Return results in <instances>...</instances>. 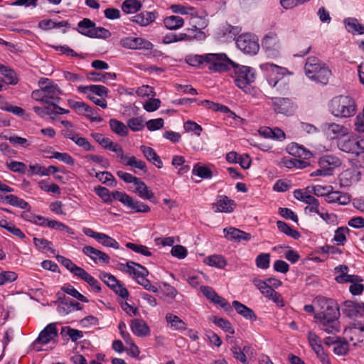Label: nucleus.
<instances>
[{
	"label": "nucleus",
	"instance_id": "obj_1",
	"mask_svg": "<svg viewBox=\"0 0 364 364\" xmlns=\"http://www.w3.org/2000/svg\"><path fill=\"white\" fill-rule=\"evenodd\" d=\"M318 308L314 314L316 322L319 328L328 334H335L340 331L338 319L340 316L337 303L331 299L317 296L314 301Z\"/></svg>",
	"mask_w": 364,
	"mask_h": 364
},
{
	"label": "nucleus",
	"instance_id": "obj_2",
	"mask_svg": "<svg viewBox=\"0 0 364 364\" xmlns=\"http://www.w3.org/2000/svg\"><path fill=\"white\" fill-rule=\"evenodd\" d=\"M330 113L336 118L346 119L354 116L357 112L355 100L349 95L334 97L328 104Z\"/></svg>",
	"mask_w": 364,
	"mask_h": 364
},
{
	"label": "nucleus",
	"instance_id": "obj_3",
	"mask_svg": "<svg viewBox=\"0 0 364 364\" xmlns=\"http://www.w3.org/2000/svg\"><path fill=\"white\" fill-rule=\"evenodd\" d=\"M40 89L32 92L33 100L51 107L57 106L56 103L60 100L61 91L57 85L48 79H43L39 81Z\"/></svg>",
	"mask_w": 364,
	"mask_h": 364
},
{
	"label": "nucleus",
	"instance_id": "obj_4",
	"mask_svg": "<svg viewBox=\"0 0 364 364\" xmlns=\"http://www.w3.org/2000/svg\"><path fill=\"white\" fill-rule=\"evenodd\" d=\"M261 68L267 73L269 85L279 93H285L288 89V83L284 77L287 69L273 63H266L261 65Z\"/></svg>",
	"mask_w": 364,
	"mask_h": 364
},
{
	"label": "nucleus",
	"instance_id": "obj_5",
	"mask_svg": "<svg viewBox=\"0 0 364 364\" xmlns=\"http://www.w3.org/2000/svg\"><path fill=\"white\" fill-rule=\"evenodd\" d=\"M304 69L306 75L309 79L323 85L328 83L331 75L329 68L316 57L307 58Z\"/></svg>",
	"mask_w": 364,
	"mask_h": 364
},
{
	"label": "nucleus",
	"instance_id": "obj_6",
	"mask_svg": "<svg viewBox=\"0 0 364 364\" xmlns=\"http://www.w3.org/2000/svg\"><path fill=\"white\" fill-rule=\"evenodd\" d=\"M231 67L233 68L232 77L234 78L235 85L244 92H249L250 84L255 79L254 70L250 67L240 65L235 63Z\"/></svg>",
	"mask_w": 364,
	"mask_h": 364
},
{
	"label": "nucleus",
	"instance_id": "obj_7",
	"mask_svg": "<svg viewBox=\"0 0 364 364\" xmlns=\"http://www.w3.org/2000/svg\"><path fill=\"white\" fill-rule=\"evenodd\" d=\"M338 146L342 151L361 156L360 166L364 165V136H350L338 141Z\"/></svg>",
	"mask_w": 364,
	"mask_h": 364
},
{
	"label": "nucleus",
	"instance_id": "obj_8",
	"mask_svg": "<svg viewBox=\"0 0 364 364\" xmlns=\"http://www.w3.org/2000/svg\"><path fill=\"white\" fill-rule=\"evenodd\" d=\"M206 65L208 69L214 72H223L230 70L235 63L228 58L226 54L208 53L206 56Z\"/></svg>",
	"mask_w": 364,
	"mask_h": 364
},
{
	"label": "nucleus",
	"instance_id": "obj_9",
	"mask_svg": "<svg viewBox=\"0 0 364 364\" xmlns=\"http://www.w3.org/2000/svg\"><path fill=\"white\" fill-rule=\"evenodd\" d=\"M236 44L240 50L249 55H255L259 50L258 38L250 33L240 36L236 41Z\"/></svg>",
	"mask_w": 364,
	"mask_h": 364
},
{
	"label": "nucleus",
	"instance_id": "obj_10",
	"mask_svg": "<svg viewBox=\"0 0 364 364\" xmlns=\"http://www.w3.org/2000/svg\"><path fill=\"white\" fill-rule=\"evenodd\" d=\"M344 333L353 346L364 345V322L358 321L350 323Z\"/></svg>",
	"mask_w": 364,
	"mask_h": 364
},
{
	"label": "nucleus",
	"instance_id": "obj_11",
	"mask_svg": "<svg viewBox=\"0 0 364 364\" xmlns=\"http://www.w3.org/2000/svg\"><path fill=\"white\" fill-rule=\"evenodd\" d=\"M252 283L265 297L273 301L277 305L281 306H284L281 294L272 289V287L268 284L266 281L255 278L252 280Z\"/></svg>",
	"mask_w": 364,
	"mask_h": 364
},
{
	"label": "nucleus",
	"instance_id": "obj_12",
	"mask_svg": "<svg viewBox=\"0 0 364 364\" xmlns=\"http://www.w3.org/2000/svg\"><path fill=\"white\" fill-rule=\"evenodd\" d=\"M194 28H188L186 33H179L178 35L173 33L166 34L163 37L162 42L165 44H169L183 40H191L193 38L202 39L204 38L203 33L199 30L196 26Z\"/></svg>",
	"mask_w": 364,
	"mask_h": 364
},
{
	"label": "nucleus",
	"instance_id": "obj_13",
	"mask_svg": "<svg viewBox=\"0 0 364 364\" xmlns=\"http://www.w3.org/2000/svg\"><path fill=\"white\" fill-rule=\"evenodd\" d=\"M262 47L269 56L272 57L277 56L282 50L281 42L274 33H269L264 36Z\"/></svg>",
	"mask_w": 364,
	"mask_h": 364
},
{
	"label": "nucleus",
	"instance_id": "obj_14",
	"mask_svg": "<svg viewBox=\"0 0 364 364\" xmlns=\"http://www.w3.org/2000/svg\"><path fill=\"white\" fill-rule=\"evenodd\" d=\"M70 272H71L77 279H80L87 282L96 292L101 291V287L99 282L82 267L70 262Z\"/></svg>",
	"mask_w": 364,
	"mask_h": 364
},
{
	"label": "nucleus",
	"instance_id": "obj_15",
	"mask_svg": "<svg viewBox=\"0 0 364 364\" xmlns=\"http://www.w3.org/2000/svg\"><path fill=\"white\" fill-rule=\"evenodd\" d=\"M117 197L118 198V201L134 213H148L150 211V208L148 205L139 200H134L126 193L123 192V194L117 193Z\"/></svg>",
	"mask_w": 364,
	"mask_h": 364
},
{
	"label": "nucleus",
	"instance_id": "obj_16",
	"mask_svg": "<svg viewBox=\"0 0 364 364\" xmlns=\"http://www.w3.org/2000/svg\"><path fill=\"white\" fill-rule=\"evenodd\" d=\"M117 269L121 272L128 273L136 280L142 276H148L149 274L148 270L144 267L132 261L127 262L126 264H117Z\"/></svg>",
	"mask_w": 364,
	"mask_h": 364
},
{
	"label": "nucleus",
	"instance_id": "obj_17",
	"mask_svg": "<svg viewBox=\"0 0 364 364\" xmlns=\"http://www.w3.org/2000/svg\"><path fill=\"white\" fill-rule=\"evenodd\" d=\"M322 128L325 134L331 139H338L348 134L346 127L335 122L325 123Z\"/></svg>",
	"mask_w": 364,
	"mask_h": 364
},
{
	"label": "nucleus",
	"instance_id": "obj_18",
	"mask_svg": "<svg viewBox=\"0 0 364 364\" xmlns=\"http://www.w3.org/2000/svg\"><path fill=\"white\" fill-rule=\"evenodd\" d=\"M120 45L127 49L151 50L153 48V44L149 41L136 37H124L120 40Z\"/></svg>",
	"mask_w": 364,
	"mask_h": 364
},
{
	"label": "nucleus",
	"instance_id": "obj_19",
	"mask_svg": "<svg viewBox=\"0 0 364 364\" xmlns=\"http://www.w3.org/2000/svg\"><path fill=\"white\" fill-rule=\"evenodd\" d=\"M343 312L350 318L363 317L364 316V303L346 301L343 304Z\"/></svg>",
	"mask_w": 364,
	"mask_h": 364
},
{
	"label": "nucleus",
	"instance_id": "obj_20",
	"mask_svg": "<svg viewBox=\"0 0 364 364\" xmlns=\"http://www.w3.org/2000/svg\"><path fill=\"white\" fill-rule=\"evenodd\" d=\"M274 110L278 113L290 115L294 112V107L291 100L285 97H272Z\"/></svg>",
	"mask_w": 364,
	"mask_h": 364
},
{
	"label": "nucleus",
	"instance_id": "obj_21",
	"mask_svg": "<svg viewBox=\"0 0 364 364\" xmlns=\"http://www.w3.org/2000/svg\"><path fill=\"white\" fill-rule=\"evenodd\" d=\"M225 237L232 242H240L241 241H249L251 240V235L240 229L229 227L223 229Z\"/></svg>",
	"mask_w": 364,
	"mask_h": 364
},
{
	"label": "nucleus",
	"instance_id": "obj_22",
	"mask_svg": "<svg viewBox=\"0 0 364 364\" xmlns=\"http://www.w3.org/2000/svg\"><path fill=\"white\" fill-rule=\"evenodd\" d=\"M348 267L346 265H339L335 267L336 274L335 280L339 284L348 283V282H362L363 279L358 275L348 274Z\"/></svg>",
	"mask_w": 364,
	"mask_h": 364
},
{
	"label": "nucleus",
	"instance_id": "obj_23",
	"mask_svg": "<svg viewBox=\"0 0 364 364\" xmlns=\"http://www.w3.org/2000/svg\"><path fill=\"white\" fill-rule=\"evenodd\" d=\"M236 204L234 200H230L226 196H220L216 202L213 204L215 212L231 213L234 210Z\"/></svg>",
	"mask_w": 364,
	"mask_h": 364
},
{
	"label": "nucleus",
	"instance_id": "obj_24",
	"mask_svg": "<svg viewBox=\"0 0 364 364\" xmlns=\"http://www.w3.org/2000/svg\"><path fill=\"white\" fill-rule=\"evenodd\" d=\"M82 252L93 260L95 263L102 262L108 264L110 260L108 255L92 246H85L82 248Z\"/></svg>",
	"mask_w": 364,
	"mask_h": 364
},
{
	"label": "nucleus",
	"instance_id": "obj_25",
	"mask_svg": "<svg viewBox=\"0 0 364 364\" xmlns=\"http://www.w3.org/2000/svg\"><path fill=\"white\" fill-rule=\"evenodd\" d=\"M318 165L319 167L324 168L331 176L333 170L341 165V161L336 156L326 155L319 159Z\"/></svg>",
	"mask_w": 364,
	"mask_h": 364
},
{
	"label": "nucleus",
	"instance_id": "obj_26",
	"mask_svg": "<svg viewBox=\"0 0 364 364\" xmlns=\"http://www.w3.org/2000/svg\"><path fill=\"white\" fill-rule=\"evenodd\" d=\"M58 336V331L55 323L48 325L39 334L37 341L41 344H47Z\"/></svg>",
	"mask_w": 364,
	"mask_h": 364
},
{
	"label": "nucleus",
	"instance_id": "obj_27",
	"mask_svg": "<svg viewBox=\"0 0 364 364\" xmlns=\"http://www.w3.org/2000/svg\"><path fill=\"white\" fill-rule=\"evenodd\" d=\"M33 111L40 117H44L46 115H55V114H63L68 112V110L62 108L59 106H45V107H38L35 106L33 108Z\"/></svg>",
	"mask_w": 364,
	"mask_h": 364
},
{
	"label": "nucleus",
	"instance_id": "obj_28",
	"mask_svg": "<svg viewBox=\"0 0 364 364\" xmlns=\"http://www.w3.org/2000/svg\"><path fill=\"white\" fill-rule=\"evenodd\" d=\"M95 192L105 203H112L114 200H118L117 193L123 194V192L118 191L111 193L107 188L100 186L95 188Z\"/></svg>",
	"mask_w": 364,
	"mask_h": 364
},
{
	"label": "nucleus",
	"instance_id": "obj_29",
	"mask_svg": "<svg viewBox=\"0 0 364 364\" xmlns=\"http://www.w3.org/2000/svg\"><path fill=\"white\" fill-rule=\"evenodd\" d=\"M135 193L143 199L151 200L154 198V193L149 188L146 183L141 181V178H138L136 182L134 183Z\"/></svg>",
	"mask_w": 364,
	"mask_h": 364
},
{
	"label": "nucleus",
	"instance_id": "obj_30",
	"mask_svg": "<svg viewBox=\"0 0 364 364\" xmlns=\"http://www.w3.org/2000/svg\"><path fill=\"white\" fill-rule=\"evenodd\" d=\"M132 332L139 337L146 336L149 334L150 329L146 322L142 319H134L131 323Z\"/></svg>",
	"mask_w": 364,
	"mask_h": 364
},
{
	"label": "nucleus",
	"instance_id": "obj_31",
	"mask_svg": "<svg viewBox=\"0 0 364 364\" xmlns=\"http://www.w3.org/2000/svg\"><path fill=\"white\" fill-rule=\"evenodd\" d=\"M140 149L148 161L154 164L157 168H162V161L151 147L142 145L140 146Z\"/></svg>",
	"mask_w": 364,
	"mask_h": 364
},
{
	"label": "nucleus",
	"instance_id": "obj_32",
	"mask_svg": "<svg viewBox=\"0 0 364 364\" xmlns=\"http://www.w3.org/2000/svg\"><path fill=\"white\" fill-rule=\"evenodd\" d=\"M326 200L329 203H337L340 205H347L350 202V197L348 194L341 193L339 191H331L330 194H328V198Z\"/></svg>",
	"mask_w": 364,
	"mask_h": 364
},
{
	"label": "nucleus",
	"instance_id": "obj_33",
	"mask_svg": "<svg viewBox=\"0 0 364 364\" xmlns=\"http://www.w3.org/2000/svg\"><path fill=\"white\" fill-rule=\"evenodd\" d=\"M232 306L235 308L237 313L245 318L252 321H255L257 319V316L255 312L243 304L237 301H232Z\"/></svg>",
	"mask_w": 364,
	"mask_h": 364
},
{
	"label": "nucleus",
	"instance_id": "obj_34",
	"mask_svg": "<svg viewBox=\"0 0 364 364\" xmlns=\"http://www.w3.org/2000/svg\"><path fill=\"white\" fill-rule=\"evenodd\" d=\"M65 294H68V287H63L62 288V291L57 293V303L58 305V312L60 315H67L68 314V304L66 301Z\"/></svg>",
	"mask_w": 364,
	"mask_h": 364
},
{
	"label": "nucleus",
	"instance_id": "obj_35",
	"mask_svg": "<svg viewBox=\"0 0 364 364\" xmlns=\"http://www.w3.org/2000/svg\"><path fill=\"white\" fill-rule=\"evenodd\" d=\"M165 318L168 326L173 330L184 331L187 328L186 323L178 316L173 314L167 313Z\"/></svg>",
	"mask_w": 364,
	"mask_h": 364
},
{
	"label": "nucleus",
	"instance_id": "obj_36",
	"mask_svg": "<svg viewBox=\"0 0 364 364\" xmlns=\"http://www.w3.org/2000/svg\"><path fill=\"white\" fill-rule=\"evenodd\" d=\"M156 18V15L154 12L145 11L140 13L132 17V21L142 26H146Z\"/></svg>",
	"mask_w": 364,
	"mask_h": 364
},
{
	"label": "nucleus",
	"instance_id": "obj_37",
	"mask_svg": "<svg viewBox=\"0 0 364 364\" xmlns=\"http://www.w3.org/2000/svg\"><path fill=\"white\" fill-rule=\"evenodd\" d=\"M173 13L179 14L181 15H190L196 16L198 15V11L196 8L185 4H172L170 6Z\"/></svg>",
	"mask_w": 364,
	"mask_h": 364
},
{
	"label": "nucleus",
	"instance_id": "obj_38",
	"mask_svg": "<svg viewBox=\"0 0 364 364\" xmlns=\"http://www.w3.org/2000/svg\"><path fill=\"white\" fill-rule=\"evenodd\" d=\"M164 26L169 30H177L183 27L184 20L178 16H169L164 20Z\"/></svg>",
	"mask_w": 364,
	"mask_h": 364
},
{
	"label": "nucleus",
	"instance_id": "obj_39",
	"mask_svg": "<svg viewBox=\"0 0 364 364\" xmlns=\"http://www.w3.org/2000/svg\"><path fill=\"white\" fill-rule=\"evenodd\" d=\"M4 200L6 203H9L12 206L28 210L31 209L30 205L26 201L14 195L5 196Z\"/></svg>",
	"mask_w": 364,
	"mask_h": 364
},
{
	"label": "nucleus",
	"instance_id": "obj_40",
	"mask_svg": "<svg viewBox=\"0 0 364 364\" xmlns=\"http://www.w3.org/2000/svg\"><path fill=\"white\" fill-rule=\"evenodd\" d=\"M109 124L112 131L115 134L121 136H124L128 134V127L122 122L115 119H111L109 122Z\"/></svg>",
	"mask_w": 364,
	"mask_h": 364
},
{
	"label": "nucleus",
	"instance_id": "obj_41",
	"mask_svg": "<svg viewBox=\"0 0 364 364\" xmlns=\"http://www.w3.org/2000/svg\"><path fill=\"white\" fill-rule=\"evenodd\" d=\"M90 80L94 82H107L110 80H114L116 78V75L114 73H98L91 72L88 75Z\"/></svg>",
	"mask_w": 364,
	"mask_h": 364
},
{
	"label": "nucleus",
	"instance_id": "obj_42",
	"mask_svg": "<svg viewBox=\"0 0 364 364\" xmlns=\"http://www.w3.org/2000/svg\"><path fill=\"white\" fill-rule=\"evenodd\" d=\"M205 262L211 267L219 269H223L227 265V261L225 257L219 255H213L206 257Z\"/></svg>",
	"mask_w": 364,
	"mask_h": 364
},
{
	"label": "nucleus",
	"instance_id": "obj_43",
	"mask_svg": "<svg viewBox=\"0 0 364 364\" xmlns=\"http://www.w3.org/2000/svg\"><path fill=\"white\" fill-rule=\"evenodd\" d=\"M289 153L291 155L304 159H309L312 156L311 151L297 144H292L289 147Z\"/></svg>",
	"mask_w": 364,
	"mask_h": 364
},
{
	"label": "nucleus",
	"instance_id": "obj_44",
	"mask_svg": "<svg viewBox=\"0 0 364 364\" xmlns=\"http://www.w3.org/2000/svg\"><path fill=\"white\" fill-rule=\"evenodd\" d=\"M95 23L88 18H84L78 23V31L80 33L91 38Z\"/></svg>",
	"mask_w": 364,
	"mask_h": 364
},
{
	"label": "nucleus",
	"instance_id": "obj_45",
	"mask_svg": "<svg viewBox=\"0 0 364 364\" xmlns=\"http://www.w3.org/2000/svg\"><path fill=\"white\" fill-rule=\"evenodd\" d=\"M142 5L138 0H125L122 5V9L126 14H134L139 11Z\"/></svg>",
	"mask_w": 364,
	"mask_h": 364
},
{
	"label": "nucleus",
	"instance_id": "obj_46",
	"mask_svg": "<svg viewBox=\"0 0 364 364\" xmlns=\"http://www.w3.org/2000/svg\"><path fill=\"white\" fill-rule=\"evenodd\" d=\"M277 228L285 235L294 238L298 239L300 237V233L293 228H291L288 224L285 222L279 220L277 222Z\"/></svg>",
	"mask_w": 364,
	"mask_h": 364
},
{
	"label": "nucleus",
	"instance_id": "obj_47",
	"mask_svg": "<svg viewBox=\"0 0 364 364\" xmlns=\"http://www.w3.org/2000/svg\"><path fill=\"white\" fill-rule=\"evenodd\" d=\"M0 73L6 78V83L10 85H16L18 82V79L16 73L13 70L9 68L8 67L1 65Z\"/></svg>",
	"mask_w": 364,
	"mask_h": 364
},
{
	"label": "nucleus",
	"instance_id": "obj_48",
	"mask_svg": "<svg viewBox=\"0 0 364 364\" xmlns=\"http://www.w3.org/2000/svg\"><path fill=\"white\" fill-rule=\"evenodd\" d=\"M348 31L358 32L360 34H364V26L359 23L358 20L354 18H348L344 20Z\"/></svg>",
	"mask_w": 364,
	"mask_h": 364
},
{
	"label": "nucleus",
	"instance_id": "obj_49",
	"mask_svg": "<svg viewBox=\"0 0 364 364\" xmlns=\"http://www.w3.org/2000/svg\"><path fill=\"white\" fill-rule=\"evenodd\" d=\"M95 176L102 183L107 184V186L112 187H115L117 186V181L111 173L108 171L96 173Z\"/></svg>",
	"mask_w": 364,
	"mask_h": 364
},
{
	"label": "nucleus",
	"instance_id": "obj_50",
	"mask_svg": "<svg viewBox=\"0 0 364 364\" xmlns=\"http://www.w3.org/2000/svg\"><path fill=\"white\" fill-rule=\"evenodd\" d=\"M126 166H131L140 169L144 172H146V165L144 161L140 159H137L135 156L127 157L125 161H122Z\"/></svg>",
	"mask_w": 364,
	"mask_h": 364
},
{
	"label": "nucleus",
	"instance_id": "obj_51",
	"mask_svg": "<svg viewBox=\"0 0 364 364\" xmlns=\"http://www.w3.org/2000/svg\"><path fill=\"white\" fill-rule=\"evenodd\" d=\"M67 21L55 22L53 20H42L38 23V27L43 30H49L55 28H62L66 26Z\"/></svg>",
	"mask_w": 364,
	"mask_h": 364
},
{
	"label": "nucleus",
	"instance_id": "obj_52",
	"mask_svg": "<svg viewBox=\"0 0 364 364\" xmlns=\"http://www.w3.org/2000/svg\"><path fill=\"white\" fill-rule=\"evenodd\" d=\"M307 339L310 346L315 353L323 349L321 338L313 331H309Z\"/></svg>",
	"mask_w": 364,
	"mask_h": 364
},
{
	"label": "nucleus",
	"instance_id": "obj_53",
	"mask_svg": "<svg viewBox=\"0 0 364 364\" xmlns=\"http://www.w3.org/2000/svg\"><path fill=\"white\" fill-rule=\"evenodd\" d=\"M193 173L198 176L201 178H210L212 177L211 170L205 166H201L200 164H196L193 166Z\"/></svg>",
	"mask_w": 364,
	"mask_h": 364
},
{
	"label": "nucleus",
	"instance_id": "obj_54",
	"mask_svg": "<svg viewBox=\"0 0 364 364\" xmlns=\"http://www.w3.org/2000/svg\"><path fill=\"white\" fill-rule=\"evenodd\" d=\"M97 241L105 247H112L115 250H118L119 248L118 242L105 233H100V236Z\"/></svg>",
	"mask_w": 364,
	"mask_h": 364
},
{
	"label": "nucleus",
	"instance_id": "obj_55",
	"mask_svg": "<svg viewBox=\"0 0 364 364\" xmlns=\"http://www.w3.org/2000/svg\"><path fill=\"white\" fill-rule=\"evenodd\" d=\"M126 247L127 248L132 250V251H134L136 253L141 254L146 257H150L152 255L150 249L148 247L143 245H138V244H134V243H132V242H127L126 244Z\"/></svg>",
	"mask_w": 364,
	"mask_h": 364
},
{
	"label": "nucleus",
	"instance_id": "obj_56",
	"mask_svg": "<svg viewBox=\"0 0 364 364\" xmlns=\"http://www.w3.org/2000/svg\"><path fill=\"white\" fill-rule=\"evenodd\" d=\"M206 56L205 55H189L186 58V62L191 66H200L206 64Z\"/></svg>",
	"mask_w": 364,
	"mask_h": 364
},
{
	"label": "nucleus",
	"instance_id": "obj_57",
	"mask_svg": "<svg viewBox=\"0 0 364 364\" xmlns=\"http://www.w3.org/2000/svg\"><path fill=\"white\" fill-rule=\"evenodd\" d=\"M256 266L262 269H267L269 267L270 255L269 253H261L255 259Z\"/></svg>",
	"mask_w": 364,
	"mask_h": 364
},
{
	"label": "nucleus",
	"instance_id": "obj_58",
	"mask_svg": "<svg viewBox=\"0 0 364 364\" xmlns=\"http://www.w3.org/2000/svg\"><path fill=\"white\" fill-rule=\"evenodd\" d=\"M77 145L84 149L85 151H93L94 147L85 137L80 136L78 134H73L70 137Z\"/></svg>",
	"mask_w": 364,
	"mask_h": 364
},
{
	"label": "nucleus",
	"instance_id": "obj_59",
	"mask_svg": "<svg viewBox=\"0 0 364 364\" xmlns=\"http://www.w3.org/2000/svg\"><path fill=\"white\" fill-rule=\"evenodd\" d=\"M33 242L38 249L44 250L46 252L55 253L52 242L44 238H33Z\"/></svg>",
	"mask_w": 364,
	"mask_h": 364
},
{
	"label": "nucleus",
	"instance_id": "obj_60",
	"mask_svg": "<svg viewBox=\"0 0 364 364\" xmlns=\"http://www.w3.org/2000/svg\"><path fill=\"white\" fill-rule=\"evenodd\" d=\"M70 107L79 115L85 116L88 105L81 101L70 100Z\"/></svg>",
	"mask_w": 364,
	"mask_h": 364
},
{
	"label": "nucleus",
	"instance_id": "obj_61",
	"mask_svg": "<svg viewBox=\"0 0 364 364\" xmlns=\"http://www.w3.org/2000/svg\"><path fill=\"white\" fill-rule=\"evenodd\" d=\"M307 206L304 208L305 213L320 214L323 208L320 207L318 200L314 196L313 198L307 203Z\"/></svg>",
	"mask_w": 364,
	"mask_h": 364
},
{
	"label": "nucleus",
	"instance_id": "obj_62",
	"mask_svg": "<svg viewBox=\"0 0 364 364\" xmlns=\"http://www.w3.org/2000/svg\"><path fill=\"white\" fill-rule=\"evenodd\" d=\"M109 149L117 154V156L120 158L121 161H125L127 156L124 154L122 147L117 143H114L111 140L109 141L107 146L105 148Z\"/></svg>",
	"mask_w": 364,
	"mask_h": 364
},
{
	"label": "nucleus",
	"instance_id": "obj_63",
	"mask_svg": "<svg viewBox=\"0 0 364 364\" xmlns=\"http://www.w3.org/2000/svg\"><path fill=\"white\" fill-rule=\"evenodd\" d=\"M183 127L186 132H193L195 134H196L198 136L200 135V134L203 131V128L200 125H199L196 122H195L193 121H191V120L186 122L184 123Z\"/></svg>",
	"mask_w": 364,
	"mask_h": 364
},
{
	"label": "nucleus",
	"instance_id": "obj_64",
	"mask_svg": "<svg viewBox=\"0 0 364 364\" xmlns=\"http://www.w3.org/2000/svg\"><path fill=\"white\" fill-rule=\"evenodd\" d=\"M312 190L314 193L317 196H326V198H327L328 194H330L331 191L333 190V186L316 185L313 186Z\"/></svg>",
	"mask_w": 364,
	"mask_h": 364
}]
</instances>
